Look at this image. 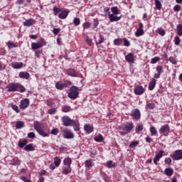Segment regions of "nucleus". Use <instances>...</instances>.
<instances>
[{
    "mask_svg": "<svg viewBox=\"0 0 182 182\" xmlns=\"http://www.w3.org/2000/svg\"><path fill=\"white\" fill-rule=\"evenodd\" d=\"M114 45H115L116 46H120V45H122V39L116 38L114 41Z\"/></svg>",
    "mask_w": 182,
    "mask_h": 182,
    "instance_id": "nucleus-44",
    "label": "nucleus"
},
{
    "mask_svg": "<svg viewBox=\"0 0 182 182\" xmlns=\"http://www.w3.org/2000/svg\"><path fill=\"white\" fill-rule=\"evenodd\" d=\"M73 23L75 26H79V25H80V18H75L73 20Z\"/></svg>",
    "mask_w": 182,
    "mask_h": 182,
    "instance_id": "nucleus-45",
    "label": "nucleus"
},
{
    "mask_svg": "<svg viewBox=\"0 0 182 182\" xmlns=\"http://www.w3.org/2000/svg\"><path fill=\"white\" fill-rule=\"evenodd\" d=\"M109 22H117L122 19V16H117V14H112L110 12H108Z\"/></svg>",
    "mask_w": 182,
    "mask_h": 182,
    "instance_id": "nucleus-9",
    "label": "nucleus"
},
{
    "mask_svg": "<svg viewBox=\"0 0 182 182\" xmlns=\"http://www.w3.org/2000/svg\"><path fill=\"white\" fill-rule=\"evenodd\" d=\"M156 79L152 78L149 84V90H153L156 87Z\"/></svg>",
    "mask_w": 182,
    "mask_h": 182,
    "instance_id": "nucleus-23",
    "label": "nucleus"
},
{
    "mask_svg": "<svg viewBox=\"0 0 182 182\" xmlns=\"http://www.w3.org/2000/svg\"><path fill=\"white\" fill-rule=\"evenodd\" d=\"M164 171L165 174L168 176V177H171V176H173V173H174V170H173V168H166Z\"/></svg>",
    "mask_w": 182,
    "mask_h": 182,
    "instance_id": "nucleus-26",
    "label": "nucleus"
},
{
    "mask_svg": "<svg viewBox=\"0 0 182 182\" xmlns=\"http://www.w3.org/2000/svg\"><path fill=\"white\" fill-rule=\"evenodd\" d=\"M85 166L87 168H92L93 167V161L92 159H88L85 161Z\"/></svg>",
    "mask_w": 182,
    "mask_h": 182,
    "instance_id": "nucleus-28",
    "label": "nucleus"
},
{
    "mask_svg": "<svg viewBox=\"0 0 182 182\" xmlns=\"http://www.w3.org/2000/svg\"><path fill=\"white\" fill-rule=\"evenodd\" d=\"M27 136H28V139H33L36 137V136L35 135V134L33 132H29Z\"/></svg>",
    "mask_w": 182,
    "mask_h": 182,
    "instance_id": "nucleus-57",
    "label": "nucleus"
},
{
    "mask_svg": "<svg viewBox=\"0 0 182 182\" xmlns=\"http://www.w3.org/2000/svg\"><path fill=\"white\" fill-rule=\"evenodd\" d=\"M55 87L56 89H58V90H63V89H65V86L63 85V83H60L59 82L55 83Z\"/></svg>",
    "mask_w": 182,
    "mask_h": 182,
    "instance_id": "nucleus-35",
    "label": "nucleus"
},
{
    "mask_svg": "<svg viewBox=\"0 0 182 182\" xmlns=\"http://www.w3.org/2000/svg\"><path fill=\"white\" fill-rule=\"evenodd\" d=\"M25 122L22 121H18L16 124V129H22V127H24Z\"/></svg>",
    "mask_w": 182,
    "mask_h": 182,
    "instance_id": "nucleus-31",
    "label": "nucleus"
},
{
    "mask_svg": "<svg viewBox=\"0 0 182 182\" xmlns=\"http://www.w3.org/2000/svg\"><path fill=\"white\" fill-rule=\"evenodd\" d=\"M84 130L87 134H90V133L93 132V127L90 126L89 124H85L84 125Z\"/></svg>",
    "mask_w": 182,
    "mask_h": 182,
    "instance_id": "nucleus-19",
    "label": "nucleus"
},
{
    "mask_svg": "<svg viewBox=\"0 0 182 182\" xmlns=\"http://www.w3.org/2000/svg\"><path fill=\"white\" fill-rule=\"evenodd\" d=\"M70 99L75 100V99H77L79 97V87L73 85L70 88V92L68 95Z\"/></svg>",
    "mask_w": 182,
    "mask_h": 182,
    "instance_id": "nucleus-3",
    "label": "nucleus"
},
{
    "mask_svg": "<svg viewBox=\"0 0 182 182\" xmlns=\"http://www.w3.org/2000/svg\"><path fill=\"white\" fill-rule=\"evenodd\" d=\"M7 46H8L9 49H12L14 48H16V45H15V43L11 42V41H9L7 43Z\"/></svg>",
    "mask_w": 182,
    "mask_h": 182,
    "instance_id": "nucleus-47",
    "label": "nucleus"
},
{
    "mask_svg": "<svg viewBox=\"0 0 182 182\" xmlns=\"http://www.w3.org/2000/svg\"><path fill=\"white\" fill-rule=\"evenodd\" d=\"M175 45L178 46L180 45V43L181 42V40H180V37L176 36L174 38Z\"/></svg>",
    "mask_w": 182,
    "mask_h": 182,
    "instance_id": "nucleus-52",
    "label": "nucleus"
},
{
    "mask_svg": "<svg viewBox=\"0 0 182 182\" xmlns=\"http://www.w3.org/2000/svg\"><path fill=\"white\" fill-rule=\"evenodd\" d=\"M143 131V125H138L135 128L136 133H140V132Z\"/></svg>",
    "mask_w": 182,
    "mask_h": 182,
    "instance_id": "nucleus-48",
    "label": "nucleus"
},
{
    "mask_svg": "<svg viewBox=\"0 0 182 182\" xmlns=\"http://www.w3.org/2000/svg\"><path fill=\"white\" fill-rule=\"evenodd\" d=\"M111 11L113 15H119V9L117 6L112 7Z\"/></svg>",
    "mask_w": 182,
    "mask_h": 182,
    "instance_id": "nucleus-39",
    "label": "nucleus"
},
{
    "mask_svg": "<svg viewBox=\"0 0 182 182\" xmlns=\"http://www.w3.org/2000/svg\"><path fill=\"white\" fill-rule=\"evenodd\" d=\"M34 129L35 130H36L37 133H38V134H40V136H42L43 137H48V136H49V134L45 133V132H43V129L42 128V123H41L40 122H34Z\"/></svg>",
    "mask_w": 182,
    "mask_h": 182,
    "instance_id": "nucleus-4",
    "label": "nucleus"
},
{
    "mask_svg": "<svg viewBox=\"0 0 182 182\" xmlns=\"http://www.w3.org/2000/svg\"><path fill=\"white\" fill-rule=\"evenodd\" d=\"M72 173V167L67 166L64 167L62 171V173L65 175L70 174Z\"/></svg>",
    "mask_w": 182,
    "mask_h": 182,
    "instance_id": "nucleus-25",
    "label": "nucleus"
},
{
    "mask_svg": "<svg viewBox=\"0 0 182 182\" xmlns=\"http://www.w3.org/2000/svg\"><path fill=\"white\" fill-rule=\"evenodd\" d=\"M61 110L63 112V113H68L72 110V108L69 105H63L61 108Z\"/></svg>",
    "mask_w": 182,
    "mask_h": 182,
    "instance_id": "nucleus-30",
    "label": "nucleus"
},
{
    "mask_svg": "<svg viewBox=\"0 0 182 182\" xmlns=\"http://www.w3.org/2000/svg\"><path fill=\"white\" fill-rule=\"evenodd\" d=\"M164 162L166 164H168V166H170L171 164V159L170 158H166Z\"/></svg>",
    "mask_w": 182,
    "mask_h": 182,
    "instance_id": "nucleus-63",
    "label": "nucleus"
},
{
    "mask_svg": "<svg viewBox=\"0 0 182 182\" xmlns=\"http://www.w3.org/2000/svg\"><path fill=\"white\" fill-rule=\"evenodd\" d=\"M139 141H132L129 146V149H134V147H136V146H139Z\"/></svg>",
    "mask_w": 182,
    "mask_h": 182,
    "instance_id": "nucleus-33",
    "label": "nucleus"
},
{
    "mask_svg": "<svg viewBox=\"0 0 182 182\" xmlns=\"http://www.w3.org/2000/svg\"><path fill=\"white\" fill-rule=\"evenodd\" d=\"M170 157L173 159V160L178 161L182 159V150L178 149L175 151V153L173 154H171Z\"/></svg>",
    "mask_w": 182,
    "mask_h": 182,
    "instance_id": "nucleus-6",
    "label": "nucleus"
},
{
    "mask_svg": "<svg viewBox=\"0 0 182 182\" xmlns=\"http://www.w3.org/2000/svg\"><path fill=\"white\" fill-rule=\"evenodd\" d=\"M7 92H19L21 93H23L26 89H25V87H23L22 85L19 83H15V82H11L9 84V85L6 87Z\"/></svg>",
    "mask_w": 182,
    "mask_h": 182,
    "instance_id": "nucleus-2",
    "label": "nucleus"
},
{
    "mask_svg": "<svg viewBox=\"0 0 182 182\" xmlns=\"http://www.w3.org/2000/svg\"><path fill=\"white\" fill-rule=\"evenodd\" d=\"M125 60L128 62V63H134V53H128L127 55L125 56Z\"/></svg>",
    "mask_w": 182,
    "mask_h": 182,
    "instance_id": "nucleus-15",
    "label": "nucleus"
},
{
    "mask_svg": "<svg viewBox=\"0 0 182 182\" xmlns=\"http://www.w3.org/2000/svg\"><path fill=\"white\" fill-rule=\"evenodd\" d=\"M155 5L156 9H161V2H160L159 0H155Z\"/></svg>",
    "mask_w": 182,
    "mask_h": 182,
    "instance_id": "nucleus-49",
    "label": "nucleus"
},
{
    "mask_svg": "<svg viewBox=\"0 0 182 182\" xmlns=\"http://www.w3.org/2000/svg\"><path fill=\"white\" fill-rule=\"evenodd\" d=\"M160 60L159 57H154V58L151 59V63H152L153 65H154L155 63H157V62H159Z\"/></svg>",
    "mask_w": 182,
    "mask_h": 182,
    "instance_id": "nucleus-51",
    "label": "nucleus"
},
{
    "mask_svg": "<svg viewBox=\"0 0 182 182\" xmlns=\"http://www.w3.org/2000/svg\"><path fill=\"white\" fill-rule=\"evenodd\" d=\"M63 133L64 139H73V137H75V135L73 134V133H72V132H70V130H63Z\"/></svg>",
    "mask_w": 182,
    "mask_h": 182,
    "instance_id": "nucleus-14",
    "label": "nucleus"
},
{
    "mask_svg": "<svg viewBox=\"0 0 182 182\" xmlns=\"http://www.w3.org/2000/svg\"><path fill=\"white\" fill-rule=\"evenodd\" d=\"M168 60L172 65H177V60L174 57H170Z\"/></svg>",
    "mask_w": 182,
    "mask_h": 182,
    "instance_id": "nucleus-46",
    "label": "nucleus"
},
{
    "mask_svg": "<svg viewBox=\"0 0 182 182\" xmlns=\"http://www.w3.org/2000/svg\"><path fill=\"white\" fill-rule=\"evenodd\" d=\"M156 72L157 73H155L154 75V79H160V76H161V74L163 73V65H157L156 66Z\"/></svg>",
    "mask_w": 182,
    "mask_h": 182,
    "instance_id": "nucleus-10",
    "label": "nucleus"
},
{
    "mask_svg": "<svg viewBox=\"0 0 182 182\" xmlns=\"http://www.w3.org/2000/svg\"><path fill=\"white\" fill-rule=\"evenodd\" d=\"M12 163L14 166H19V164H21V160H19L18 158H14Z\"/></svg>",
    "mask_w": 182,
    "mask_h": 182,
    "instance_id": "nucleus-42",
    "label": "nucleus"
},
{
    "mask_svg": "<svg viewBox=\"0 0 182 182\" xmlns=\"http://www.w3.org/2000/svg\"><path fill=\"white\" fill-rule=\"evenodd\" d=\"M177 35H178V36H182V25L181 24H178L177 26Z\"/></svg>",
    "mask_w": 182,
    "mask_h": 182,
    "instance_id": "nucleus-37",
    "label": "nucleus"
},
{
    "mask_svg": "<svg viewBox=\"0 0 182 182\" xmlns=\"http://www.w3.org/2000/svg\"><path fill=\"white\" fill-rule=\"evenodd\" d=\"M26 144H28V141L26 139L18 141V147H20V149L25 147Z\"/></svg>",
    "mask_w": 182,
    "mask_h": 182,
    "instance_id": "nucleus-32",
    "label": "nucleus"
},
{
    "mask_svg": "<svg viewBox=\"0 0 182 182\" xmlns=\"http://www.w3.org/2000/svg\"><path fill=\"white\" fill-rule=\"evenodd\" d=\"M169 130H170V127L168 126V124H165L161 127V129H159V133H161V134H163L168 132Z\"/></svg>",
    "mask_w": 182,
    "mask_h": 182,
    "instance_id": "nucleus-20",
    "label": "nucleus"
},
{
    "mask_svg": "<svg viewBox=\"0 0 182 182\" xmlns=\"http://www.w3.org/2000/svg\"><path fill=\"white\" fill-rule=\"evenodd\" d=\"M144 87H143V86L141 85H137L134 90V92L136 95H137L138 96H140L141 95H143V93H144Z\"/></svg>",
    "mask_w": 182,
    "mask_h": 182,
    "instance_id": "nucleus-12",
    "label": "nucleus"
},
{
    "mask_svg": "<svg viewBox=\"0 0 182 182\" xmlns=\"http://www.w3.org/2000/svg\"><path fill=\"white\" fill-rule=\"evenodd\" d=\"M60 159L59 157H55L54 158V164L55 166V167H59V166H60Z\"/></svg>",
    "mask_w": 182,
    "mask_h": 182,
    "instance_id": "nucleus-36",
    "label": "nucleus"
},
{
    "mask_svg": "<svg viewBox=\"0 0 182 182\" xmlns=\"http://www.w3.org/2000/svg\"><path fill=\"white\" fill-rule=\"evenodd\" d=\"M124 46H130V41H129V40H127V38H124Z\"/></svg>",
    "mask_w": 182,
    "mask_h": 182,
    "instance_id": "nucleus-58",
    "label": "nucleus"
},
{
    "mask_svg": "<svg viewBox=\"0 0 182 182\" xmlns=\"http://www.w3.org/2000/svg\"><path fill=\"white\" fill-rule=\"evenodd\" d=\"M68 15H69V11L67 10L61 11L58 15V18L60 19H66V18H68Z\"/></svg>",
    "mask_w": 182,
    "mask_h": 182,
    "instance_id": "nucleus-18",
    "label": "nucleus"
},
{
    "mask_svg": "<svg viewBox=\"0 0 182 182\" xmlns=\"http://www.w3.org/2000/svg\"><path fill=\"white\" fill-rule=\"evenodd\" d=\"M180 9H181V6L178 4H176L174 7H173V11L175 12H178L180 11Z\"/></svg>",
    "mask_w": 182,
    "mask_h": 182,
    "instance_id": "nucleus-56",
    "label": "nucleus"
},
{
    "mask_svg": "<svg viewBox=\"0 0 182 182\" xmlns=\"http://www.w3.org/2000/svg\"><path fill=\"white\" fill-rule=\"evenodd\" d=\"M107 167H108V168H112V167H114V166L113 165V161H109L107 163Z\"/></svg>",
    "mask_w": 182,
    "mask_h": 182,
    "instance_id": "nucleus-59",
    "label": "nucleus"
},
{
    "mask_svg": "<svg viewBox=\"0 0 182 182\" xmlns=\"http://www.w3.org/2000/svg\"><path fill=\"white\" fill-rule=\"evenodd\" d=\"M20 178L21 180H22V181H24V182H32L31 181V180L27 179L26 176H21Z\"/></svg>",
    "mask_w": 182,
    "mask_h": 182,
    "instance_id": "nucleus-64",
    "label": "nucleus"
},
{
    "mask_svg": "<svg viewBox=\"0 0 182 182\" xmlns=\"http://www.w3.org/2000/svg\"><path fill=\"white\" fill-rule=\"evenodd\" d=\"M131 116L132 119L137 120L141 117V114L140 113V110H139V109H135L132 111Z\"/></svg>",
    "mask_w": 182,
    "mask_h": 182,
    "instance_id": "nucleus-7",
    "label": "nucleus"
},
{
    "mask_svg": "<svg viewBox=\"0 0 182 182\" xmlns=\"http://www.w3.org/2000/svg\"><path fill=\"white\" fill-rule=\"evenodd\" d=\"M98 42L96 41V45H100L105 42V37L102 35H100Z\"/></svg>",
    "mask_w": 182,
    "mask_h": 182,
    "instance_id": "nucleus-41",
    "label": "nucleus"
},
{
    "mask_svg": "<svg viewBox=\"0 0 182 182\" xmlns=\"http://www.w3.org/2000/svg\"><path fill=\"white\" fill-rule=\"evenodd\" d=\"M53 11H54V15L56 16L59 14V12H62V10H60V9L55 6V7H53Z\"/></svg>",
    "mask_w": 182,
    "mask_h": 182,
    "instance_id": "nucleus-53",
    "label": "nucleus"
},
{
    "mask_svg": "<svg viewBox=\"0 0 182 182\" xmlns=\"http://www.w3.org/2000/svg\"><path fill=\"white\" fill-rule=\"evenodd\" d=\"M83 28L84 29H89V28H90V23L89 22L84 23Z\"/></svg>",
    "mask_w": 182,
    "mask_h": 182,
    "instance_id": "nucleus-61",
    "label": "nucleus"
},
{
    "mask_svg": "<svg viewBox=\"0 0 182 182\" xmlns=\"http://www.w3.org/2000/svg\"><path fill=\"white\" fill-rule=\"evenodd\" d=\"M134 126H133L132 122L127 123L124 127L122 128L123 132H126L127 133H130L132 129H134Z\"/></svg>",
    "mask_w": 182,
    "mask_h": 182,
    "instance_id": "nucleus-13",
    "label": "nucleus"
},
{
    "mask_svg": "<svg viewBox=\"0 0 182 182\" xmlns=\"http://www.w3.org/2000/svg\"><path fill=\"white\" fill-rule=\"evenodd\" d=\"M144 35V31L140 30V29H136V31L135 32V36L136 38H139V36H143Z\"/></svg>",
    "mask_w": 182,
    "mask_h": 182,
    "instance_id": "nucleus-34",
    "label": "nucleus"
},
{
    "mask_svg": "<svg viewBox=\"0 0 182 182\" xmlns=\"http://www.w3.org/2000/svg\"><path fill=\"white\" fill-rule=\"evenodd\" d=\"M45 46V39L41 38L37 43H31V49L33 50H36L37 49H41Z\"/></svg>",
    "mask_w": 182,
    "mask_h": 182,
    "instance_id": "nucleus-5",
    "label": "nucleus"
},
{
    "mask_svg": "<svg viewBox=\"0 0 182 182\" xmlns=\"http://www.w3.org/2000/svg\"><path fill=\"white\" fill-rule=\"evenodd\" d=\"M64 166H67V167H70V164H72V159L70 157H67L63 161Z\"/></svg>",
    "mask_w": 182,
    "mask_h": 182,
    "instance_id": "nucleus-27",
    "label": "nucleus"
},
{
    "mask_svg": "<svg viewBox=\"0 0 182 182\" xmlns=\"http://www.w3.org/2000/svg\"><path fill=\"white\" fill-rule=\"evenodd\" d=\"M18 76L21 79H26V80L29 79V77H31V75H29V73L28 72H21Z\"/></svg>",
    "mask_w": 182,
    "mask_h": 182,
    "instance_id": "nucleus-21",
    "label": "nucleus"
},
{
    "mask_svg": "<svg viewBox=\"0 0 182 182\" xmlns=\"http://www.w3.org/2000/svg\"><path fill=\"white\" fill-rule=\"evenodd\" d=\"M63 126H73L74 130L75 132H79L80 130V124H79V121L73 120L70 119V117L68 116H64L61 118Z\"/></svg>",
    "mask_w": 182,
    "mask_h": 182,
    "instance_id": "nucleus-1",
    "label": "nucleus"
},
{
    "mask_svg": "<svg viewBox=\"0 0 182 182\" xmlns=\"http://www.w3.org/2000/svg\"><path fill=\"white\" fill-rule=\"evenodd\" d=\"M24 150L26 151H33V150H35V148H33V144H29L26 145L24 147Z\"/></svg>",
    "mask_w": 182,
    "mask_h": 182,
    "instance_id": "nucleus-29",
    "label": "nucleus"
},
{
    "mask_svg": "<svg viewBox=\"0 0 182 182\" xmlns=\"http://www.w3.org/2000/svg\"><path fill=\"white\" fill-rule=\"evenodd\" d=\"M33 23H35V20L33 18H30L26 20L24 23L23 25L24 26H32V25H33Z\"/></svg>",
    "mask_w": 182,
    "mask_h": 182,
    "instance_id": "nucleus-24",
    "label": "nucleus"
},
{
    "mask_svg": "<svg viewBox=\"0 0 182 182\" xmlns=\"http://www.w3.org/2000/svg\"><path fill=\"white\" fill-rule=\"evenodd\" d=\"M59 32H60V28H53V33H54V35H58V33H59Z\"/></svg>",
    "mask_w": 182,
    "mask_h": 182,
    "instance_id": "nucleus-60",
    "label": "nucleus"
},
{
    "mask_svg": "<svg viewBox=\"0 0 182 182\" xmlns=\"http://www.w3.org/2000/svg\"><path fill=\"white\" fill-rule=\"evenodd\" d=\"M146 107L149 109V110H153L154 107H156V105H154V103L147 102Z\"/></svg>",
    "mask_w": 182,
    "mask_h": 182,
    "instance_id": "nucleus-40",
    "label": "nucleus"
},
{
    "mask_svg": "<svg viewBox=\"0 0 182 182\" xmlns=\"http://www.w3.org/2000/svg\"><path fill=\"white\" fill-rule=\"evenodd\" d=\"M85 42L88 46H92L93 43V42L92 41V38H89V37H87Z\"/></svg>",
    "mask_w": 182,
    "mask_h": 182,
    "instance_id": "nucleus-55",
    "label": "nucleus"
},
{
    "mask_svg": "<svg viewBox=\"0 0 182 182\" xmlns=\"http://www.w3.org/2000/svg\"><path fill=\"white\" fill-rule=\"evenodd\" d=\"M164 151H159V152H156L155 157L154 158V164L157 165V162L160 161L161 157H163V154Z\"/></svg>",
    "mask_w": 182,
    "mask_h": 182,
    "instance_id": "nucleus-11",
    "label": "nucleus"
},
{
    "mask_svg": "<svg viewBox=\"0 0 182 182\" xmlns=\"http://www.w3.org/2000/svg\"><path fill=\"white\" fill-rule=\"evenodd\" d=\"M63 84L64 85V87H68L69 86H71L72 82H70V80H65Z\"/></svg>",
    "mask_w": 182,
    "mask_h": 182,
    "instance_id": "nucleus-54",
    "label": "nucleus"
},
{
    "mask_svg": "<svg viewBox=\"0 0 182 182\" xmlns=\"http://www.w3.org/2000/svg\"><path fill=\"white\" fill-rule=\"evenodd\" d=\"M11 109L14 110L16 113H19V109L18 108V106L16 105H11Z\"/></svg>",
    "mask_w": 182,
    "mask_h": 182,
    "instance_id": "nucleus-62",
    "label": "nucleus"
},
{
    "mask_svg": "<svg viewBox=\"0 0 182 182\" xmlns=\"http://www.w3.org/2000/svg\"><path fill=\"white\" fill-rule=\"evenodd\" d=\"M94 140L97 143H103L105 138L103 137L102 134H100L99 135L94 137Z\"/></svg>",
    "mask_w": 182,
    "mask_h": 182,
    "instance_id": "nucleus-22",
    "label": "nucleus"
},
{
    "mask_svg": "<svg viewBox=\"0 0 182 182\" xmlns=\"http://www.w3.org/2000/svg\"><path fill=\"white\" fill-rule=\"evenodd\" d=\"M29 106V99L25 98L20 102L19 108L22 110H25Z\"/></svg>",
    "mask_w": 182,
    "mask_h": 182,
    "instance_id": "nucleus-8",
    "label": "nucleus"
},
{
    "mask_svg": "<svg viewBox=\"0 0 182 182\" xmlns=\"http://www.w3.org/2000/svg\"><path fill=\"white\" fill-rule=\"evenodd\" d=\"M11 66L13 69H21L23 68V63L12 62Z\"/></svg>",
    "mask_w": 182,
    "mask_h": 182,
    "instance_id": "nucleus-17",
    "label": "nucleus"
},
{
    "mask_svg": "<svg viewBox=\"0 0 182 182\" xmlns=\"http://www.w3.org/2000/svg\"><path fill=\"white\" fill-rule=\"evenodd\" d=\"M156 32L160 35L161 36H164L166 35V31L163 30L162 28H158L156 30Z\"/></svg>",
    "mask_w": 182,
    "mask_h": 182,
    "instance_id": "nucleus-43",
    "label": "nucleus"
},
{
    "mask_svg": "<svg viewBox=\"0 0 182 182\" xmlns=\"http://www.w3.org/2000/svg\"><path fill=\"white\" fill-rule=\"evenodd\" d=\"M149 130L151 136H156V134H157V129H156V127H151Z\"/></svg>",
    "mask_w": 182,
    "mask_h": 182,
    "instance_id": "nucleus-38",
    "label": "nucleus"
},
{
    "mask_svg": "<svg viewBox=\"0 0 182 182\" xmlns=\"http://www.w3.org/2000/svg\"><path fill=\"white\" fill-rule=\"evenodd\" d=\"M59 133V129L58 128L53 129L50 132L51 134H53L54 136H58Z\"/></svg>",
    "mask_w": 182,
    "mask_h": 182,
    "instance_id": "nucleus-50",
    "label": "nucleus"
},
{
    "mask_svg": "<svg viewBox=\"0 0 182 182\" xmlns=\"http://www.w3.org/2000/svg\"><path fill=\"white\" fill-rule=\"evenodd\" d=\"M66 74L68 75V76H71V77H79V73L72 68L68 70Z\"/></svg>",
    "mask_w": 182,
    "mask_h": 182,
    "instance_id": "nucleus-16",
    "label": "nucleus"
}]
</instances>
